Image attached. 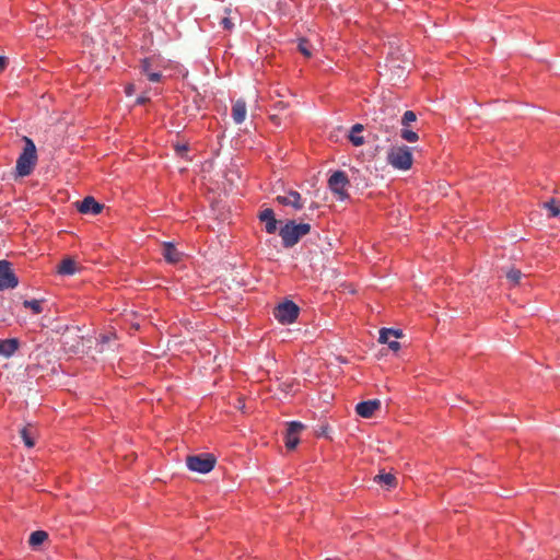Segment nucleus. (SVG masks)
<instances>
[{"mask_svg": "<svg viewBox=\"0 0 560 560\" xmlns=\"http://www.w3.org/2000/svg\"><path fill=\"white\" fill-rule=\"evenodd\" d=\"M142 69L145 74H148L149 71V61L144 60L142 63Z\"/></svg>", "mask_w": 560, "mask_h": 560, "instance_id": "32", "label": "nucleus"}, {"mask_svg": "<svg viewBox=\"0 0 560 560\" xmlns=\"http://www.w3.org/2000/svg\"><path fill=\"white\" fill-rule=\"evenodd\" d=\"M19 340L15 338L0 339V354L4 358H10L19 348Z\"/></svg>", "mask_w": 560, "mask_h": 560, "instance_id": "13", "label": "nucleus"}, {"mask_svg": "<svg viewBox=\"0 0 560 560\" xmlns=\"http://www.w3.org/2000/svg\"><path fill=\"white\" fill-rule=\"evenodd\" d=\"M381 401L378 399L361 401L355 406V411L362 418H370L380 409Z\"/></svg>", "mask_w": 560, "mask_h": 560, "instance_id": "10", "label": "nucleus"}, {"mask_svg": "<svg viewBox=\"0 0 560 560\" xmlns=\"http://www.w3.org/2000/svg\"><path fill=\"white\" fill-rule=\"evenodd\" d=\"M544 207L549 210L550 217H558L560 214V201L552 198L544 203Z\"/></svg>", "mask_w": 560, "mask_h": 560, "instance_id": "23", "label": "nucleus"}, {"mask_svg": "<svg viewBox=\"0 0 560 560\" xmlns=\"http://www.w3.org/2000/svg\"><path fill=\"white\" fill-rule=\"evenodd\" d=\"M103 205L97 202L93 197H85L78 202V210L84 214H98L103 210Z\"/></svg>", "mask_w": 560, "mask_h": 560, "instance_id": "9", "label": "nucleus"}, {"mask_svg": "<svg viewBox=\"0 0 560 560\" xmlns=\"http://www.w3.org/2000/svg\"><path fill=\"white\" fill-rule=\"evenodd\" d=\"M390 336H394L395 338H400L402 336V331L401 330L390 329V328H383L380 331L378 341L380 342H387L388 337H390Z\"/></svg>", "mask_w": 560, "mask_h": 560, "instance_id": "21", "label": "nucleus"}, {"mask_svg": "<svg viewBox=\"0 0 560 560\" xmlns=\"http://www.w3.org/2000/svg\"><path fill=\"white\" fill-rule=\"evenodd\" d=\"M276 200L283 206H291L295 210L303 208L302 196L295 190H291L285 196H277Z\"/></svg>", "mask_w": 560, "mask_h": 560, "instance_id": "11", "label": "nucleus"}, {"mask_svg": "<svg viewBox=\"0 0 560 560\" xmlns=\"http://www.w3.org/2000/svg\"><path fill=\"white\" fill-rule=\"evenodd\" d=\"M246 103L243 100H237L232 107V117L235 124H242L246 118Z\"/></svg>", "mask_w": 560, "mask_h": 560, "instance_id": "14", "label": "nucleus"}, {"mask_svg": "<svg viewBox=\"0 0 560 560\" xmlns=\"http://www.w3.org/2000/svg\"><path fill=\"white\" fill-rule=\"evenodd\" d=\"M311 225L307 223L296 224L294 221H288L279 231L283 246L293 247L304 235L308 234Z\"/></svg>", "mask_w": 560, "mask_h": 560, "instance_id": "2", "label": "nucleus"}, {"mask_svg": "<svg viewBox=\"0 0 560 560\" xmlns=\"http://www.w3.org/2000/svg\"><path fill=\"white\" fill-rule=\"evenodd\" d=\"M23 305L26 308H31L34 314H39L43 311L42 303L38 300H25Z\"/></svg>", "mask_w": 560, "mask_h": 560, "instance_id": "25", "label": "nucleus"}, {"mask_svg": "<svg viewBox=\"0 0 560 560\" xmlns=\"http://www.w3.org/2000/svg\"><path fill=\"white\" fill-rule=\"evenodd\" d=\"M24 148L20 153L15 172L18 177H25L32 174L37 163V150L34 141L24 136L23 137Z\"/></svg>", "mask_w": 560, "mask_h": 560, "instance_id": "1", "label": "nucleus"}, {"mask_svg": "<svg viewBox=\"0 0 560 560\" xmlns=\"http://www.w3.org/2000/svg\"><path fill=\"white\" fill-rule=\"evenodd\" d=\"M19 280L12 270V265L8 260H0V290L13 289Z\"/></svg>", "mask_w": 560, "mask_h": 560, "instance_id": "7", "label": "nucleus"}, {"mask_svg": "<svg viewBox=\"0 0 560 560\" xmlns=\"http://www.w3.org/2000/svg\"><path fill=\"white\" fill-rule=\"evenodd\" d=\"M363 131V125L355 124L352 126L349 135V140L351 143L355 147H360L364 143V138L360 136V133Z\"/></svg>", "mask_w": 560, "mask_h": 560, "instance_id": "17", "label": "nucleus"}, {"mask_svg": "<svg viewBox=\"0 0 560 560\" xmlns=\"http://www.w3.org/2000/svg\"><path fill=\"white\" fill-rule=\"evenodd\" d=\"M374 481L378 485L385 486L387 489L395 488L397 486V479L390 472H380L374 477Z\"/></svg>", "mask_w": 560, "mask_h": 560, "instance_id": "16", "label": "nucleus"}, {"mask_svg": "<svg viewBox=\"0 0 560 560\" xmlns=\"http://www.w3.org/2000/svg\"><path fill=\"white\" fill-rule=\"evenodd\" d=\"M299 311L295 303L285 301L275 308L273 316L282 324H291L298 318Z\"/></svg>", "mask_w": 560, "mask_h": 560, "instance_id": "6", "label": "nucleus"}, {"mask_svg": "<svg viewBox=\"0 0 560 560\" xmlns=\"http://www.w3.org/2000/svg\"><path fill=\"white\" fill-rule=\"evenodd\" d=\"M276 107L279 109H283V108H285V104L282 101H279L276 103Z\"/></svg>", "mask_w": 560, "mask_h": 560, "instance_id": "34", "label": "nucleus"}, {"mask_svg": "<svg viewBox=\"0 0 560 560\" xmlns=\"http://www.w3.org/2000/svg\"><path fill=\"white\" fill-rule=\"evenodd\" d=\"M348 186L349 178L343 171H336L335 173L331 174V176L328 179V187L341 200L348 198Z\"/></svg>", "mask_w": 560, "mask_h": 560, "instance_id": "5", "label": "nucleus"}, {"mask_svg": "<svg viewBox=\"0 0 560 560\" xmlns=\"http://www.w3.org/2000/svg\"><path fill=\"white\" fill-rule=\"evenodd\" d=\"M149 98L145 97V96H140L138 100H137V104H144Z\"/></svg>", "mask_w": 560, "mask_h": 560, "instance_id": "33", "label": "nucleus"}, {"mask_svg": "<svg viewBox=\"0 0 560 560\" xmlns=\"http://www.w3.org/2000/svg\"><path fill=\"white\" fill-rule=\"evenodd\" d=\"M163 257L166 261L176 264L180 260L182 254L175 248L173 244L165 243L163 245Z\"/></svg>", "mask_w": 560, "mask_h": 560, "instance_id": "15", "label": "nucleus"}, {"mask_svg": "<svg viewBox=\"0 0 560 560\" xmlns=\"http://www.w3.org/2000/svg\"><path fill=\"white\" fill-rule=\"evenodd\" d=\"M416 119H417V116L412 110H406L401 118V125L404 127H408L410 125V122L415 121Z\"/></svg>", "mask_w": 560, "mask_h": 560, "instance_id": "27", "label": "nucleus"}, {"mask_svg": "<svg viewBox=\"0 0 560 560\" xmlns=\"http://www.w3.org/2000/svg\"><path fill=\"white\" fill-rule=\"evenodd\" d=\"M259 219L261 222L266 223L265 230L267 233L272 234L276 232L278 221L275 218V213H273L272 209L267 208V209L262 210L259 213Z\"/></svg>", "mask_w": 560, "mask_h": 560, "instance_id": "12", "label": "nucleus"}, {"mask_svg": "<svg viewBox=\"0 0 560 560\" xmlns=\"http://www.w3.org/2000/svg\"><path fill=\"white\" fill-rule=\"evenodd\" d=\"M132 92H133V85H132V84H131V85H128V86L126 88V93H127L128 95H131V94H132Z\"/></svg>", "mask_w": 560, "mask_h": 560, "instance_id": "35", "label": "nucleus"}, {"mask_svg": "<svg viewBox=\"0 0 560 560\" xmlns=\"http://www.w3.org/2000/svg\"><path fill=\"white\" fill-rule=\"evenodd\" d=\"M304 429V424L298 421H292L289 423L287 434H285V447L290 451L294 450L300 440L299 433Z\"/></svg>", "mask_w": 560, "mask_h": 560, "instance_id": "8", "label": "nucleus"}, {"mask_svg": "<svg viewBox=\"0 0 560 560\" xmlns=\"http://www.w3.org/2000/svg\"><path fill=\"white\" fill-rule=\"evenodd\" d=\"M48 538V534L45 530H35L28 538V544L36 548L42 545Z\"/></svg>", "mask_w": 560, "mask_h": 560, "instance_id": "19", "label": "nucleus"}, {"mask_svg": "<svg viewBox=\"0 0 560 560\" xmlns=\"http://www.w3.org/2000/svg\"><path fill=\"white\" fill-rule=\"evenodd\" d=\"M400 137L408 142H416L419 139L418 133L408 129V127L401 129Z\"/></svg>", "mask_w": 560, "mask_h": 560, "instance_id": "24", "label": "nucleus"}, {"mask_svg": "<svg viewBox=\"0 0 560 560\" xmlns=\"http://www.w3.org/2000/svg\"><path fill=\"white\" fill-rule=\"evenodd\" d=\"M298 49L306 58H311L312 57L313 46H312V44L307 39L300 38L299 39V44H298Z\"/></svg>", "mask_w": 560, "mask_h": 560, "instance_id": "22", "label": "nucleus"}, {"mask_svg": "<svg viewBox=\"0 0 560 560\" xmlns=\"http://www.w3.org/2000/svg\"><path fill=\"white\" fill-rule=\"evenodd\" d=\"M387 162L397 170H409L412 165V153L406 145L392 147L387 153Z\"/></svg>", "mask_w": 560, "mask_h": 560, "instance_id": "3", "label": "nucleus"}, {"mask_svg": "<svg viewBox=\"0 0 560 560\" xmlns=\"http://www.w3.org/2000/svg\"><path fill=\"white\" fill-rule=\"evenodd\" d=\"M147 77L151 82H159L161 79V73L150 71L148 72Z\"/></svg>", "mask_w": 560, "mask_h": 560, "instance_id": "29", "label": "nucleus"}, {"mask_svg": "<svg viewBox=\"0 0 560 560\" xmlns=\"http://www.w3.org/2000/svg\"><path fill=\"white\" fill-rule=\"evenodd\" d=\"M221 25L224 30H228V31L233 28V23L229 18H223L221 20Z\"/></svg>", "mask_w": 560, "mask_h": 560, "instance_id": "28", "label": "nucleus"}, {"mask_svg": "<svg viewBox=\"0 0 560 560\" xmlns=\"http://www.w3.org/2000/svg\"><path fill=\"white\" fill-rule=\"evenodd\" d=\"M21 436L23 439V442L24 444L27 446V447H33L35 445V441L34 439L32 438L31 435V431L28 428H23L21 430Z\"/></svg>", "mask_w": 560, "mask_h": 560, "instance_id": "26", "label": "nucleus"}, {"mask_svg": "<svg viewBox=\"0 0 560 560\" xmlns=\"http://www.w3.org/2000/svg\"><path fill=\"white\" fill-rule=\"evenodd\" d=\"M109 340H110V336L109 335L102 336V342L103 343L108 342Z\"/></svg>", "mask_w": 560, "mask_h": 560, "instance_id": "36", "label": "nucleus"}, {"mask_svg": "<svg viewBox=\"0 0 560 560\" xmlns=\"http://www.w3.org/2000/svg\"><path fill=\"white\" fill-rule=\"evenodd\" d=\"M505 277L511 283V285H520L524 275L520 269L511 268L508 271H505Z\"/></svg>", "mask_w": 560, "mask_h": 560, "instance_id": "20", "label": "nucleus"}, {"mask_svg": "<svg viewBox=\"0 0 560 560\" xmlns=\"http://www.w3.org/2000/svg\"><path fill=\"white\" fill-rule=\"evenodd\" d=\"M7 58L3 56H0V72L3 71L7 67Z\"/></svg>", "mask_w": 560, "mask_h": 560, "instance_id": "31", "label": "nucleus"}, {"mask_svg": "<svg viewBox=\"0 0 560 560\" xmlns=\"http://www.w3.org/2000/svg\"><path fill=\"white\" fill-rule=\"evenodd\" d=\"M215 462V457L209 453L189 455L186 458L187 467L191 471H196L199 474L210 472L214 468Z\"/></svg>", "mask_w": 560, "mask_h": 560, "instance_id": "4", "label": "nucleus"}, {"mask_svg": "<svg viewBox=\"0 0 560 560\" xmlns=\"http://www.w3.org/2000/svg\"><path fill=\"white\" fill-rule=\"evenodd\" d=\"M57 270L60 275H74L77 271V262L71 258H66L59 264Z\"/></svg>", "mask_w": 560, "mask_h": 560, "instance_id": "18", "label": "nucleus"}, {"mask_svg": "<svg viewBox=\"0 0 560 560\" xmlns=\"http://www.w3.org/2000/svg\"><path fill=\"white\" fill-rule=\"evenodd\" d=\"M389 347V349H392L393 351H398L400 349V343L396 340H387L386 342Z\"/></svg>", "mask_w": 560, "mask_h": 560, "instance_id": "30", "label": "nucleus"}]
</instances>
